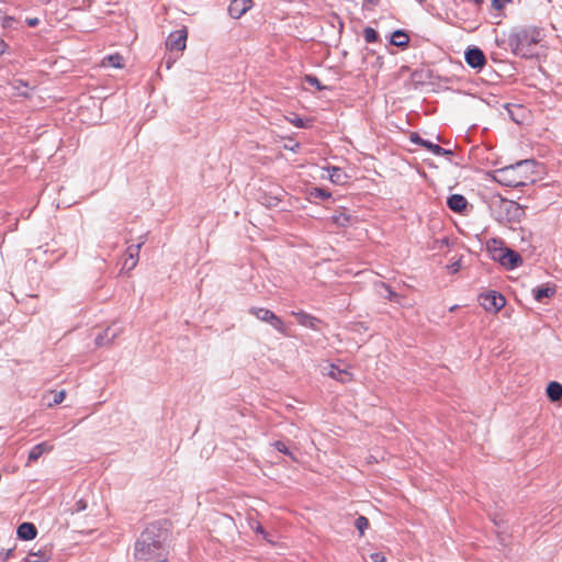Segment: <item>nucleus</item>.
Listing matches in <instances>:
<instances>
[{
    "instance_id": "2eb2a0df",
    "label": "nucleus",
    "mask_w": 562,
    "mask_h": 562,
    "mask_svg": "<svg viewBox=\"0 0 562 562\" xmlns=\"http://www.w3.org/2000/svg\"><path fill=\"white\" fill-rule=\"evenodd\" d=\"M468 204L469 203H468V200L465 199V196L462 194H459V193L451 194L447 199L448 207L452 212L458 213V214H462L467 210Z\"/></svg>"
},
{
    "instance_id": "49530a36",
    "label": "nucleus",
    "mask_w": 562,
    "mask_h": 562,
    "mask_svg": "<svg viewBox=\"0 0 562 562\" xmlns=\"http://www.w3.org/2000/svg\"><path fill=\"white\" fill-rule=\"evenodd\" d=\"M255 531L257 533H261V535L266 536L265 528L260 524H258V526L256 527Z\"/></svg>"
},
{
    "instance_id": "c85d7f7f",
    "label": "nucleus",
    "mask_w": 562,
    "mask_h": 562,
    "mask_svg": "<svg viewBox=\"0 0 562 562\" xmlns=\"http://www.w3.org/2000/svg\"><path fill=\"white\" fill-rule=\"evenodd\" d=\"M380 288L384 290L385 293L380 292L381 295H383L385 299H387L390 302H398L400 295L393 291V289L385 282L380 283Z\"/></svg>"
},
{
    "instance_id": "39448f33",
    "label": "nucleus",
    "mask_w": 562,
    "mask_h": 562,
    "mask_svg": "<svg viewBox=\"0 0 562 562\" xmlns=\"http://www.w3.org/2000/svg\"><path fill=\"white\" fill-rule=\"evenodd\" d=\"M499 222L519 223L525 216V210L515 201L502 199L499 201Z\"/></svg>"
},
{
    "instance_id": "79ce46f5",
    "label": "nucleus",
    "mask_w": 562,
    "mask_h": 562,
    "mask_svg": "<svg viewBox=\"0 0 562 562\" xmlns=\"http://www.w3.org/2000/svg\"><path fill=\"white\" fill-rule=\"evenodd\" d=\"M380 0H363L362 1V8L363 9H370L372 7L378 5Z\"/></svg>"
},
{
    "instance_id": "c756f323",
    "label": "nucleus",
    "mask_w": 562,
    "mask_h": 562,
    "mask_svg": "<svg viewBox=\"0 0 562 562\" xmlns=\"http://www.w3.org/2000/svg\"><path fill=\"white\" fill-rule=\"evenodd\" d=\"M304 81L310 86L315 87V89L318 91H324L328 89V87L324 86L316 76L311 74L304 76Z\"/></svg>"
},
{
    "instance_id": "c9c22d12",
    "label": "nucleus",
    "mask_w": 562,
    "mask_h": 562,
    "mask_svg": "<svg viewBox=\"0 0 562 562\" xmlns=\"http://www.w3.org/2000/svg\"><path fill=\"white\" fill-rule=\"evenodd\" d=\"M409 140L413 144L419 145L422 147H425V144L428 139L423 138L417 132H412L409 134Z\"/></svg>"
},
{
    "instance_id": "cd10ccee",
    "label": "nucleus",
    "mask_w": 562,
    "mask_h": 562,
    "mask_svg": "<svg viewBox=\"0 0 562 562\" xmlns=\"http://www.w3.org/2000/svg\"><path fill=\"white\" fill-rule=\"evenodd\" d=\"M289 121L297 128H310L313 125L312 119H304L297 114H293V117L289 119Z\"/></svg>"
},
{
    "instance_id": "473e14b6",
    "label": "nucleus",
    "mask_w": 562,
    "mask_h": 562,
    "mask_svg": "<svg viewBox=\"0 0 562 562\" xmlns=\"http://www.w3.org/2000/svg\"><path fill=\"white\" fill-rule=\"evenodd\" d=\"M105 59L108 60V65L113 68L120 69L124 67L123 57L117 53L106 56Z\"/></svg>"
},
{
    "instance_id": "f3484780",
    "label": "nucleus",
    "mask_w": 562,
    "mask_h": 562,
    "mask_svg": "<svg viewBox=\"0 0 562 562\" xmlns=\"http://www.w3.org/2000/svg\"><path fill=\"white\" fill-rule=\"evenodd\" d=\"M52 558V548L43 547L37 551L31 550L24 562H47Z\"/></svg>"
},
{
    "instance_id": "9b49d317",
    "label": "nucleus",
    "mask_w": 562,
    "mask_h": 562,
    "mask_svg": "<svg viewBox=\"0 0 562 562\" xmlns=\"http://www.w3.org/2000/svg\"><path fill=\"white\" fill-rule=\"evenodd\" d=\"M254 4L252 0H232L228 5V14L233 19L241 18Z\"/></svg>"
},
{
    "instance_id": "37998d69",
    "label": "nucleus",
    "mask_w": 562,
    "mask_h": 562,
    "mask_svg": "<svg viewBox=\"0 0 562 562\" xmlns=\"http://www.w3.org/2000/svg\"><path fill=\"white\" fill-rule=\"evenodd\" d=\"M25 22L30 27H35L40 24V19L38 18H27L25 20Z\"/></svg>"
},
{
    "instance_id": "72a5a7b5",
    "label": "nucleus",
    "mask_w": 562,
    "mask_h": 562,
    "mask_svg": "<svg viewBox=\"0 0 562 562\" xmlns=\"http://www.w3.org/2000/svg\"><path fill=\"white\" fill-rule=\"evenodd\" d=\"M355 527L359 531V533L362 536L369 527V519L366 516H358L355 520Z\"/></svg>"
},
{
    "instance_id": "4468645a",
    "label": "nucleus",
    "mask_w": 562,
    "mask_h": 562,
    "mask_svg": "<svg viewBox=\"0 0 562 562\" xmlns=\"http://www.w3.org/2000/svg\"><path fill=\"white\" fill-rule=\"evenodd\" d=\"M37 536V528L33 522L24 521L16 528V537L23 541H30Z\"/></svg>"
},
{
    "instance_id": "2f4dec72",
    "label": "nucleus",
    "mask_w": 562,
    "mask_h": 562,
    "mask_svg": "<svg viewBox=\"0 0 562 562\" xmlns=\"http://www.w3.org/2000/svg\"><path fill=\"white\" fill-rule=\"evenodd\" d=\"M363 36L367 43H378L380 41L379 33L371 26H367L363 30Z\"/></svg>"
},
{
    "instance_id": "f257e3e1",
    "label": "nucleus",
    "mask_w": 562,
    "mask_h": 562,
    "mask_svg": "<svg viewBox=\"0 0 562 562\" xmlns=\"http://www.w3.org/2000/svg\"><path fill=\"white\" fill-rule=\"evenodd\" d=\"M171 522L158 519L148 524L139 533L133 558L139 562H168L170 555Z\"/></svg>"
},
{
    "instance_id": "423d86ee",
    "label": "nucleus",
    "mask_w": 562,
    "mask_h": 562,
    "mask_svg": "<svg viewBox=\"0 0 562 562\" xmlns=\"http://www.w3.org/2000/svg\"><path fill=\"white\" fill-rule=\"evenodd\" d=\"M249 314L254 315L257 319L269 324L273 329L282 335H286V326L284 322L273 311L252 306L249 308Z\"/></svg>"
},
{
    "instance_id": "f704fd0d",
    "label": "nucleus",
    "mask_w": 562,
    "mask_h": 562,
    "mask_svg": "<svg viewBox=\"0 0 562 562\" xmlns=\"http://www.w3.org/2000/svg\"><path fill=\"white\" fill-rule=\"evenodd\" d=\"M52 393H53V398L47 402V406L48 407H52V406L60 404L65 400V397H66V391L65 390L55 391V392H52Z\"/></svg>"
},
{
    "instance_id": "e433bc0d",
    "label": "nucleus",
    "mask_w": 562,
    "mask_h": 562,
    "mask_svg": "<svg viewBox=\"0 0 562 562\" xmlns=\"http://www.w3.org/2000/svg\"><path fill=\"white\" fill-rule=\"evenodd\" d=\"M88 508V502L83 498H80L75 502L72 506V513H81Z\"/></svg>"
},
{
    "instance_id": "7ed1b4c3",
    "label": "nucleus",
    "mask_w": 562,
    "mask_h": 562,
    "mask_svg": "<svg viewBox=\"0 0 562 562\" xmlns=\"http://www.w3.org/2000/svg\"><path fill=\"white\" fill-rule=\"evenodd\" d=\"M537 161L535 159H525L514 165L496 170L495 180L505 187L519 188L535 182L531 175L535 173Z\"/></svg>"
},
{
    "instance_id": "4be33fe9",
    "label": "nucleus",
    "mask_w": 562,
    "mask_h": 562,
    "mask_svg": "<svg viewBox=\"0 0 562 562\" xmlns=\"http://www.w3.org/2000/svg\"><path fill=\"white\" fill-rule=\"evenodd\" d=\"M546 393L551 402H559L562 400V384L557 381L548 383Z\"/></svg>"
},
{
    "instance_id": "09e8293b",
    "label": "nucleus",
    "mask_w": 562,
    "mask_h": 562,
    "mask_svg": "<svg viewBox=\"0 0 562 562\" xmlns=\"http://www.w3.org/2000/svg\"><path fill=\"white\" fill-rule=\"evenodd\" d=\"M417 1H418L419 3H423V2H425L426 0H417Z\"/></svg>"
},
{
    "instance_id": "4c0bfd02",
    "label": "nucleus",
    "mask_w": 562,
    "mask_h": 562,
    "mask_svg": "<svg viewBox=\"0 0 562 562\" xmlns=\"http://www.w3.org/2000/svg\"><path fill=\"white\" fill-rule=\"evenodd\" d=\"M13 551H14L13 548L8 549V550L0 549V561L7 562L9 559H11L13 555Z\"/></svg>"
},
{
    "instance_id": "f03ea898",
    "label": "nucleus",
    "mask_w": 562,
    "mask_h": 562,
    "mask_svg": "<svg viewBox=\"0 0 562 562\" xmlns=\"http://www.w3.org/2000/svg\"><path fill=\"white\" fill-rule=\"evenodd\" d=\"M542 38L540 29L532 26L515 27L509 31L507 38H496L501 48H510L512 54L517 57L530 59L538 56L537 46Z\"/></svg>"
},
{
    "instance_id": "6e6552de",
    "label": "nucleus",
    "mask_w": 562,
    "mask_h": 562,
    "mask_svg": "<svg viewBox=\"0 0 562 562\" xmlns=\"http://www.w3.org/2000/svg\"><path fill=\"white\" fill-rule=\"evenodd\" d=\"M480 305L487 312L497 313L506 304L505 296L495 290H490L479 295Z\"/></svg>"
},
{
    "instance_id": "5701e85b",
    "label": "nucleus",
    "mask_w": 562,
    "mask_h": 562,
    "mask_svg": "<svg viewBox=\"0 0 562 562\" xmlns=\"http://www.w3.org/2000/svg\"><path fill=\"white\" fill-rule=\"evenodd\" d=\"M329 180L335 184H344L347 180L346 172L339 167H331L328 169Z\"/></svg>"
},
{
    "instance_id": "a878e982",
    "label": "nucleus",
    "mask_w": 562,
    "mask_h": 562,
    "mask_svg": "<svg viewBox=\"0 0 562 562\" xmlns=\"http://www.w3.org/2000/svg\"><path fill=\"white\" fill-rule=\"evenodd\" d=\"M330 196H331V193L328 190L323 189V188L315 187V188H312L308 190V199L310 200H312V199L327 200Z\"/></svg>"
},
{
    "instance_id": "b1692460",
    "label": "nucleus",
    "mask_w": 562,
    "mask_h": 562,
    "mask_svg": "<svg viewBox=\"0 0 562 562\" xmlns=\"http://www.w3.org/2000/svg\"><path fill=\"white\" fill-rule=\"evenodd\" d=\"M11 87L14 90V93L16 95L23 97V98H30L31 94L27 92V90H23V89H27L30 87L27 81H25L23 79H14L11 82Z\"/></svg>"
},
{
    "instance_id": "9d476101",
    "label": "nucleus",
    "mask_w": 562,
    "mask_h": 562,
    "mask_svg": "<svg viewBox=\"0 0 562 562\" xmlns=\"http://www.w3.org/2000/svg\"><path fill=\"white\" fill-rule=\"evenodd\" d=\"M188 30L186 26L171 32L166 40L169 50L182 52L187 46Z\"/></svg>"
},
{
    "instance_id": "c03bdc74",
    "label": "nucleus",
    "mask_w": 562,
    "mask_h": 562,
    "mask_svg": "<svg viewBox=\"0 0 562 562\" xmlns=\"http://www.w3.org/2000/svg\"><path fill=\"white\" fill-rule=\"evenodd\" d=\"M460 266H461L460 261H456L449 266V269L451 270L452 273H454V272L459 271Z\"/></svg>"
},
{
    "instance_id": "a18cd8bd",
    "label": "nucleus",
    "mask_w": 562,
    "mask_h": 562,
    "mask_svg": "<svg viewBox=\"0 0 562 562\" xmlns=\"http://www.w3.org/2000/svg\"><path fill=\"white\" fill-rule=\"evenodd\" d=\"M7 48H8L7 43L3 40H0V56L5 53Z\"/></svg>"
},
{
    "instance_id": "7c9ffc66",
    "label": "nucleus",
    "mask_w": 562,
    "mask_h": 562,
    "mask_svg": "<svg viewBox=\"0 0 562 562\" xmlns=\"http://www.w3.org/2000/svg\"><path fill=\"white\" fill-rule=\"evenodd\" d=\"M271 446L279 452H281L284 456L290 457L292 460H295L294 454L292 451L286 447L285 442L282 440H276L271 443Z\"/></svg>"
},
{
    "instance_id": "bb28decb",
    "label": "nucleus",
    "mask_w": 562,
    "mask_h": 562,
    "mask_svg": "<svg viewBox=\"0 0 562 562\" xmlns=\"http://www.w3.org/2000/svg\"><path fill=\"white\" fill-rule=\"evenodd\" d=\"M331 222L339 227H346L350 222V215L345 212H336L331 215Z\"/></svg>"
},
{
    "instance_id": "dca6fc26",
    "label": "nucleus",
    "mask_w": 562,
    "mask_h": 562,
    "mask_svg": "<svg viewBox=\"0 0 562 562\" xmlns=\"http://www.w3.org/2000/svg\"><path fill=\"white\" fill-rule=\"evenodd\" d=\"M390 44L401 49H405L409 45V35L405 30H395L390 37Z\"/></svg>"
},
{
    "instance_id": "a19ab883",
    "label": "nucleus",
    "mask_w": 562,
    "mask_h": 562,
    "mask_svg": "<svg viewBox=\"0 0 562 562\" xmlns=\"http://www.w3.org/2000/svg\"><path fill=\"white\" fill-rule=\"evenodd\" d=\"M510 0H492V7L494 10H502L505 7V3Z\"/></svg>"
},
{
    "instance_id": "393cba45",
    "label": "nucleus",
    "mask_w": 562,
    "mask_h": 562,
    "mask_svg": "<svg viewBox=\"0 0 562 562\" xmlns=\"http://www.w3.org/2000/svg\"><path fill=\"white\" fill-rule=\"evenodd\" d=\"M424 148H426L428 151H430L435 156H451L453 154L451 149L443 148L440 145L435 144L430 140L426 142Z\"/></svg>"
},
{
    "instance_id": "f8f14e48",
    "label": "nucleus",
    "mask_w": 562,
    "mask_h": 562,
    "mask_svg": "<svg viewBox=\"0 0 562 562\" xmlns=\"http://www.w3.org/2000/svg\"><path fill=\"white\" fill-rule=\"evenodd\" d=\"M293 315L301 326L307 327L312 330H319L322 321L316 316L304 311L293 312Z\"/></svg>"
},
{
    "instance_id": "a211bd4d",
    "label": "nucleus",
    "mask_w": 562,
    "mask_h": 562,
    "mask_svg": "<svg viewBox=\"0 0 562 562\" xmlns=\"http://www.w3.org/2000/svg\"><path fill=\"white\" fill-rule=\"evenodd\" d=\"M53 450V445L48 441H44L35 445L29 452V463L37 461L44 453Z\"/></svg>"
},
{
    "instance_id": "1a4fd4ad",
    "label": "nucleus",
    "mask_w": 562,
    "mask_h": 562,
    "mask_svg": "<svg viewBox=\"0 0 562 562\" xmlns=\"http://www.w3.org/2000/svg\"><path fill=\"white\" fill-rule=\"evenodd\" d=\"M464 60L469 67L481 71L486 65V57L483 50L477 46H469L464 52Z\"/></svg>"
},
{
    "instance_id": "ea45409f",
    "label": "nucleus",
    "mask_w": 562,
    "mask_h": 562,
    "mask_svg": "<svg viewBox=\"0 0 562 562\" xmlns=\"http://www.w3.org/2000/svg\"><path fill=\"white\" fill-rule=\"evenodd\" d=\"M370 558L372 562H385V555L380 551L371 553Z\"/></svg>"
},
{
    "instance_id": "412c9836",
    "label": "nucleus",
    "mask_w": 562,
    "mask_h": 562,
    "mask_svg": "<svg viewBox=\"0 0 562 562\" xmlns=\"http://www.w3.org/2000/svg\"><path fill=\"white\" fill-rule=\"evenodd\" d=\"M119 335V330L112 327H108L103 330V333L99 334L94 342L98 347H103L111 344Z\"/></svg>"
},
{
    "instance_id": "de8ad7c7",
    "label": "nucleus",
    "mask_w": 562,
    "mask_h": 562,
    "mask_svg": "<svg viewBox=\"0 0 562 562\" xmlns=\"http://www.w3.org/2000/svg\"><path fill=\"white\" fill-rule=\"evenodd\" d=\"M130 265H132V261H128V263L126 266H124V268H126L128 270Z\"/></svg>"
},
{
    "instance_id": "ddd939ff",
    "label": "nucleus",
    "mask_w": 562,
    "mask_h": 562,
    "mask_svg": "<svg viewBox=\"0 0 562 562\" xmlns=\"http://www.w3.org/2000/svg\"><path fill=\"white\" fill-rule=\"evenodd\" d=\"M557 292V285L553 283H544L532 289V297L536 302H543L544 299L552 297Z\"/></svg>"
},
{
    "instance_id": "8fccbe9b",
    "label": "nucleus",
    "mask_w": 562,
    "mask_h": 562,
    "mask_svg": "<svg viewBox=\"0 0 562 562\" xmlns=\"http://www.w3.org/2000/svg\"><path fill=\"white\" fill-rule=\"evenodd\" d=\"M483 0H475V2L481 3Z\"/></svg>"
},
{
    "instance_id": "20e7f679",
    "label": "nucleus",
    "mask_w": 562,
    "mask_h": 562,
    "mask_svg": "<svg viewBox=\"0 0 562 562\" xmlns=\"http://www.w3.org/2000/svg\"><path fill=\"white\" fill-rule=\"evenodd\" d=\"M491 259L506 270H514L522 265V257L516 250L507 247L499 238H492L486 244Z\"/></svg>"
},
{
    "instance_id": "58836bf2",
    "label": "nucleus",
    "mask_w": 562,
    "mask_h": 562,
    "mask_svg": "<svg viewBox=\"0 0 562 562\" xmlns=\"http://www.w3.org/2000/svg\"><path fill=\"white\" fill-rule=\"evenodd\" d=\"M15 22V18L11 15H5L2 20V26L4 29H9L13 26V23Z\"/></svg>"
},
{
    "instance_id": "0eeeda50",
    "label": "nucleus",
    "mask_w": 562,
    "mask_h": 562,
    "mask_svg": "<svg viewBox=\"0 0 562 562\" xmlns=\"http://www.w3.org/2000/svg\"><path fill=\"white\" fill-rule=\"evenodd\" d=\"M286 195L285 190L274 183L268 186L266 190H261L258 201L268 209L277 207L282 199Z\"/></svg>"
},
{
    "instance_id": "6ab92c4d",
    "label": "nucleus",
    "mask_w": 562,
    "mask_h": 562,
    "mask_svg": "<svg viewBox=\"0 0 562 562\" xmlns=\"http://www.w3.org/2000/svg\"><path fill=\"white\" fill-rule=\"evenodd\" d=\"M328 375L340 383H348L352 380V373L346 369H340L334 363L329 367Z\"/></svg>"
},
{
    "instance_id": "aec40b11",
    "label": "nucleus",
    "mask_w": 562,
    "mask_h": 562,
    "mask_svg": "<svg viewBox=\"0 0 562 562\" xmlns=\"http://www.w3.org/2000/svg\"><path fill=\"white\" fill-rule=\"evenodd\" d=\"M144 241H139L137 244H132L126 249V256L124 266L128 263V261H132V265H130L128 270H132L136 267L139 258V250L143 246Z\"/></svg>"
}]
</instances>
